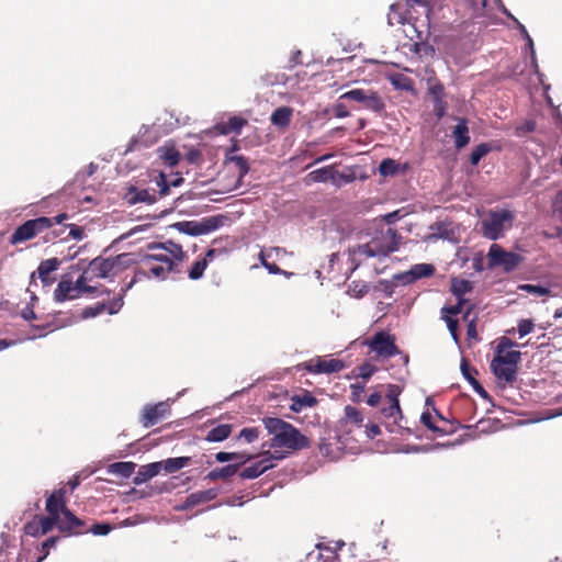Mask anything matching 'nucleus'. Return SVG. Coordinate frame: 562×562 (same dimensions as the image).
<instances>
[{"label":"nucleus","mask_w":562,"mask_h":562,"mask_svg":"<svg viewBox=\"0 0 562 562\" xmlns=\"http://www.w3.org/2000/svg\"><path fill=\"white\" fill-rule=\"evenodd\" d=\"M136 263L138 267L132 280L122 288L123 293H126L135 283L144 279L166 280L176 267L171 258L156 250H147V252L140 254Z\"/></svg>","instance_id":"f257e3e1"},{"label":"nucleus","mask_w":562,"mask_h":562,"mask_svg":"<svg viewBox=\"0 0 562 562\" xmlns=\"http://www.w3.org/2000/svg\"><path fill=\"white\" fill-rule=\"evenodd\" d=\"M263 425L272 435L269 448H285L289 450H302L310 447V439L302 435L297 428L278 417H267Z\"/></svg>","instance_id":"f03ea898"},{"label":"nucleus","mask_w":562,"mask_h":562,"mask_svg":"<svg viewBox=\"0 0 562 562\" xmlns=\"http://www.w3.org/2000/svg\"><path fill=\"white\" fill-rule=\"evenodd\" d=\"M69 215L67 213H59L53 217L41 216L33 220H29L22 225H20L11 235L10 243L12 245H16L20 243L27 241L41 233L49 229L56 224H61L64 221L68 220Z\"/></svg>","instance_id":"7ed1b4c3"},{"label":"nucleus","mask_w":562,"mask_h":562,"mask_svg":"<svg viewBox=\"0 0 562 562\" xmlns=\"http://www.w3.org/2000/svg\"><path fill=\"white\" fill-rule=\"evenodd\" d=\"M400 241L401 236L397 231L387 227L376 233L369 243L360 246L358 252L368 258L387 256L398 250Z\"/></svg>","instance_id":"20e7f679"},{"label":"nucleus","mask_w":562,"mask_h":562,"mask_svg":"<svg viewBox=\"0 0 562 562\" xmlns=\"http://www.w3.org/2000/svg\"><path fill=\"white\" fill-rule=\"evenodd\" d=\"M136 263L133 255L123 252L114 257H97L90 261V272L97 273L98 278H113Z\"/></svg>","instance_id":"39448f33"},{"label":"nucleus","mask_w":562,"mask_h":562,"mask_svg":"<svg viewBox=\"0 0 562 562\" xmlns=\"http://www.w3.org/2000/svg\"><path fill=\"white\" fill-rule=\"evenodd\" d=\"M514 215L508 210L490 211L481 222V231L484 237L497 240L504 232L512 227Z\"/></svg>","instance_id":"423d86ee"},{"label":"nucleus","mask_w":562,"mask_h":562,"mask_svg":"<svg viewBox=\"0 0 562 562\" xmlns=\"http://www.w3.org/2000/svg\"><path fill=\"white\" fill-rule=\"evenodd\" d=\"M487 257L491 267H502L506 272L515 270L524 260L519 254L506 251L498 244L491 245Z\"/></svg>","instance_id":"0eeeda50"},{"label":"nucleus","mask_w":562,"mask_h":562,"mask_svg":"<svg viewBox=\"0 0 562 562\" xmlns=\"http://www.w3.org/2000/svg\"><path fill=\"white\" fill-rule=\"evenodd\" d=\"M363 345H367L371 351L384 358H391L400 353L394 336L384 330L375 333L372 338L364 340Z\"/></svg>","instance_id":"6e6552de"},{"label":"nucleus","mask_w":562,"mask_h":562,"mask_svg":"<svg viewBox=\"0 0 562 562\" xmlns=\"http://www.w3.org/2000/svg\"><path fill=\"white\" fill-rule=\"evenodd\" d=\"M339 99L352 100L359 102L367 110L380 113L384 110V102L375 91H366L363 89H352L340 95Z\"/></svg>","instance_id":"1a4fd4ad"},{"label":"nucleus","mask_w":562,"mask_h":562,"mask_svg":"<svg viewBox=\"0 0 562 562\" xmlns=\"http://www.w3.org/2000/svg\"><path fill=\"white\" fill-rule=\"evenodd\" d=\"M284 456L278 452L265 451L260 454V459L249 467L244 468L239 472L243 480H251L260 476L266 471L276 467L274 461L283 459Z\"/></svg>","instance_id":"9d476101"},{"label":"nucleus","mask_w":562,"mask_h":562,"mask_svg":"<svg viewBox=\"0 0 562 562\" xmlns=\"http://www.w3.org/2000/svg\"><path fill=\"white\" fill-rule=\"evenodd\" d=\"M345 362L339 359H324L316 357L303 363V368L313 374H330L345 369Z\"/></svg>","instance_id":"9b49d317"},{"label":"nucleus","mask_w":562,"mask_h":562,"mask_svg":"<svg viewBox=\"0 0 562 562\" xmlns=\"http://www.w3.org/2000/svg\"><path fill=\"white\" fill-rule=\"evenodd\" d=\"M57 528L65 536L87 533L86 522L78 518L70 509L64 512V515L59 516Z\"/></svg>","instance_id":"f8f14e48"},{"label":"nucleus","mask_w":562,"mask_h":562,"mask_svg":"<svg viewBox=\"0 0 562 562\" xmlns=\"http://www.w3.org/2000/svg\"><path fill=\"white\" fill-rule=\"evenodd\" d=\"M169 415L170 405L167 402L146 405L140 415V423L145 428H149Z\"/></svg>","instance_id":"ddd939ff"},{"label":"nucleus","mask_w":562,"mask_h":562,"mask_svg":"<svg viewBox=\"0 0 562 562\" xmlns=\"http://www.w3.org/2000/svg\"><path fill=\"white\" fill-rule=\"evenodd\" d=\"M435 271V266L431 263H417L412 266L408 271L395 274L394 279L403 284H411L419 279L434 276Z\"/></svg>","instance_id":"4468645a"},{"label":"nucleus","mask_w":562,"mask_h":562,"mask_svg":"<svg viewBox=\"0 0 562 562\" xmlns=\"http://www.w3.org/2000/svg\"><path fill=\"white\" fill-rule=\"evenodd\" d=\"M363 414L358 408L347 405L344 409V417L338 422L339 430L344 434H350L355 428L363 426Z\"/></svg>","instance_id":"2eb2a0df"},{"label":"nucleus","mask_w":562,"mask_h":562,"mask_svg":"<svg viewBox=\"0 0 562 562\" xmlns=\"http://www.w3.org/2000/svg\"><path fill=\"white\" fill-rule=\"evenodd\" d=\"M147 250H156L161 255L168 256L171 258L173 263L181 262L186 258V252L182 249V246L175 243L173 240H167L164 243H150L147 245Z\"/></svg>","instance_id":"dca6fc26"},{"label":"nucleus","mask_w":562,"mask_h":562,"mask_svg":"<svg viewBox=\"0 0 562 562\" xmlns=\"http://www.w3.org/2000/svg\"><path fill=\"white\" fill-rule=\"evenodd\" d=\"M66 487H60L54 491L46 499L45 509L48 515L55 516L56 518H59V516L64 515V512L68 510L66 505Z\"/></svg>","instance_id":"f3484780"},{"label":"nucleus","mask_w":562,"mask_h":562,"mask_svg":"<svg viewBox=\"0 0 562 562\" xmlns=\"http://www.w3.org/2000/svg\"><path fill=\"white\" fill-rule=\"evenodd\" d=\"M516 346L514 341L510 339L503 337L501 342L497 346L496 355L494 359L503 360V364H509L515 368H518V363L521 358V353L518 350H507Z\"/></svg>","instance_id":"a211bd4d"},{"label":"nucleus","mask_w":562,"mask_h":562,"mask_svg":"<svg viewBox=\"0 0 562 562\" xmlns=\"http://www.w3.org/2000/svg\"><path fill=\"white\" fill-rule=\"evenodd\" d=\"M437 417L441 422V425H437L434 420L432 415L429 412H424L420 416L422 423L431 431L437 432L440 436L453 434L458 426L454 423L447 420L438 412Z\"/></svg>","instance_id":"6ab92c4d"},{"label":"nucleus","mask_w":562,"mask_h":562,"mask_svg":"<svg viewBox=\"0 0 562 562\" xmlns=\"http://www.w3.org/2000/svg\"><path fill=\"white\" fill-rule=\"evenodd\" d=\"M491 370L499 383L512 384L517 379L518 368L509 364H503V360L493 359Z\"/></svg>","instance_id":"aec40b11"},{"label":"nucleus","mask_w":562,"mask_h":562,"mask_svg":"<svg viewBox=\"0 0 562 562\" xmlns=\"http://www.w3.org/2000/svg\"><path fill=\"white\" fill-rule=\"evenodd\" d=\"M420 3L419 0H405V3H402L401 1L393 3L390 7L389 12V23L391 25L394 24H404L409 14L408 8H413L415 4Z\"/></svg>","instance_id":"412c9836"},{"label":"nucleus","mask_w":562,"mask_h":562,"mask_svg":"<svg viewBox=\"0 0 562 562\" xmlns=\"http://www.w3.org/2000/svg\"><path fill=\"white\" fill-rule=\"evenodd\" d=\"M93 279H99L95 271L90 272V263L88 265L87 269L83 270V272L80 274V277L77 279L76 282H74V285L81 292V294H98L101 295L103 293H108V290L99 291L97 286H92L89 284Z\"/></svg>","instance_id":"4be33fe9"},{"label":"nucleus","mask_w":562,"mask_h":562,"mask_svg":"<svg viewBox=\"0 0 562 562\" xmlns=\"http://www.w3.org/2000/svg\"><path fill=\"white\" fill-rule=\"evenodd\" d=\"M217 491L215 488H209L205 491H198L187 496L182 505L179 506L181 510L192 509L200 504H204L215 499Z\"/></svg>","instance_id":"5701e85b"},{"label":"nucleus","mask_w":562,"mask_h":562,"mask_svg":"<svg viewBox=\"0 0 562 562\" xmlns=\"http://www.w3.org/2000/svg\"><path fill=\"white\" fill-rule=\"evenodd\" d=\"M248 124V121L241 116H229L227 121L217 122L213 130L221 135H228L232 133L240 134L244 126Z\"/></svg>","instance_id":"b1692460"},{"label":"nucleus","mask_w":562,"mask_h":562,"mask_svg":"<svg viewBox=\"0 0 562 562\" xmlns=\"http://www.w3.org/2000/svg\"><path fill=\"white\" fill-rule=\"evenodd\" d=\"M124 201L130 205H134L137 203H146L150 205L157 201V198L155 194H151L147 189L138 190L136 187L131 186L124 194Z\"/></svg>","instance_id":"393cba45"},{"label":"nucleus","mask_w":562,"mask_h":562,"mask_svg":"<svg viewBox=\"0 0 562 562\" xmlns=\"http://www.w3.org/2000/svg\"><path fill=\"white\" fill-rule=\"evenodd\" d=\"M81 295V292H79V290L74 285L72 281L64 279L59 281L57 288L54 291V299L56 302L75 300L80 297Z\"/></svg>","instance_id":"a878e982"},{"label":"nucleus","mask_w":562,"mask_h":562,"mask_svg":"<svg viewBox=\"0 0 562 562\" xmlns=\"http://www.w3.org/2000/svg\"><path fill=\"white\" fill-rule=\"evenodd\" d=\"M60 263L58 258H49L41 261L37 268V274L44 285H49L55 281V278H52L50 273L56 271Z\"/></svg>","instance_id":"bb28decb"},{"label":"nucleus","mask_w":562,"mask_h":562,"mask_svg":"<svg viewBox=\"0 0 562 562\" xmlns=\"http://www.w3.org/2000/svg\"><path fill=\"white\" fill-rule=\"evenodd\" d=\"M452 137L458 149L465 147L470 143L468 121L465 119H459L458 124L452 131Z\"/></svg>","instance_id":"cd10ccee"},{"label":"nucleus","mask_w":562,"mask_h":562,"mask_svg":"<svg viewBox=\"0 0 562 562\" xmlns=\"http://www.w3.org/2000/svg\"><path fill=\"white\" fill-rule=\"evenodd\" d=\"M216 254V249H209L203 258L198 259L193 262L192 267L189 270V278L191 280H198L202 278L209 261H211Z\"/></svg>","instance_id":"c85d7f7f"},{"label":"nucleus","mask_w":562,"mask_h":562,"mask_svg":"<svg viewBox=\"0 0 562 562\" xmlns=\"http://www.w3.org/2000/svg\"><path fill=\"white\" fill-rule=\"evenodd\" d=\"M317 404V398L310 392H305L302 395H295L291 398L290 409L300 413L304 408L314 407Z\"/></svg>","instance_id":"c756f323"},{"label":"nucleus","mask_w":562,"mask_h":562,"mask_svg":"<svg viewBox=\"0 0 562 562\" xmlns=\"http://www.w3.org/2000/svg\"><path fill=\"white\" fill-rule=\"evenodd\" d=\"M162 469V463L153 462L146 465L140 467L137 472V476L134 479L135 484H142L154 476L158 475Z\"/></svg>","instance_id":"7c9ffc66"},{"label":"nucleus","mask_w":562,"mask_h":562,"mask_svg":"<svg viewBox=\"0 0 562 562\" xmlns=\"http://www.w3.org/2000/svg\"><path fill=\"white\" fill-rule=\"evenodd\" d=\"M159 158L169 167H175L180 161V153L173 145H164L157 149Z\"/></svg>","instance_id":"2f4dec72"},{"label":"nucleus","mask_w":562,"mask_h":562,"mask_svg":"<svg viewBox=\"0 0 562 562\" xmlns=\"http://www.w3.org/2000/svg\"><path fill=\"white\" fill-rule=\"evenodd\" d=\"M293 110L289 106H280L276 109L271 114V123L274 126L284 128L291 123Z\"/></svg>","instance_id":"473e14b6"},{"label":"nucleus","mask_w":562,"mask_h":562,"mask_svg":"<svg viewBox=\"0 0 562 562\" xmlns=\"http://www.w3.org/2000/svg\"><path fill=\"white\" fill-rule=\"evenodd\" d=\"M239 469V464H227L225 467H222V468H216V469H213L212 471H210L205 479L210 480V481H216V480H226L231 476H233L234 474L237 473Z\"/></svg>","instance_id":"72a5a7b5"},{"label":"nucleus","mask_w":562,"mask_h":562,"mask_svg":"<svg viewBox=\"0 0 562 562\" xmlns=\"http://www.w3.org/2000/svg\"><path fill=\"white\" fill-rule=\"evenodd\" d=\"M136 464L131 461L115 462L109 465V473L119 475L123 479L130 477L135 471Z\"/></svg>","instance_id":"f704fd0d"},{"label":"nucleus","mask_w":562,"mask_h":562,"mask_svg":"<svg viewBox=\"0 0 562 562\" xmlns=\"http://www.w3.org/2000/svg\"><path fill=\"white\" fill-rule=\"evenodd\" d=\"M232 425L221 424L214 428H212L205 439L210 442H220L227 439L232 432Z\"/></svg>","instance_id":"c9c22d12"},{"label":"nucleus","mask_w":562,"mask_h":562,"mask_svg":"<svg viewBox=\"0 0 562 562\" xmlns=\"http://www.w3.org/2000/svg\"><path fill=\"white\" fill-rule=\"evenodd\" d=\"M191 461L190 457H178V458H169L165 461H160L162 463V469L167 473H175L180 469L187 467Z\"/></svg>","instance_id":"e433bc0d"},{"label":"nucleus","mask_w":562,"mask_h":562,"mask_svg":"<svg viewBox=\"0 0 562 562\" xmlns=\"http://www.w3.org/2000/svg\"><path fill=\"white\" fill-rule=\"evenodd\" d=\"M473 290L471 281L465 279L453 278L451 280L450 291L454 296H464L467 293Z\"/></svg>","instance_id":"4c0bfd02"},{"label":"nucleus","mask_w":562,"mask_h":562,"mask_svg":"<svg viewBox=\"0 0 562 562\" xmlns=\"http://www.w3.org/2000/svg\"><path fill=\"white\" fill-rule=\"evenodd\" d=\"M390 81L394 88L400 90L412 91L414 89V81L403 74L391 75Z\"/></svg>","instance_id":"58836bf2"},{"label":"nucleus","mask_w":562,"mask_h":562,"mask_svg":"<svg viewBox=\"0 0 562 562\" xmlns=\"http://www.w3.org/2000/svg\"><path fill=\"white\" fill-rule=\"evenodd\" d=\"M307 177L313 182H326L334 177V168L326 166L310 172Z\"/></svg>","instance_id":"ea45409f"},{"label":"nucleus","mask_w":562,"mask_h":562,"mask_svg":"<svg viewBox=\"0 0 562 562\" xmlns=\"http://www.w3.org/2000/svg\"><path fill=\"white\" fill-rule=\"evenodd\" d=\"M252 457L250 454H241L238 452H217L215 459L218 462H227L231 460H239V465L248 462Z\"/></svg>","instance_id":"a19ab883"},{"label":"nucleus","mask_w":562,"mask_h":562,"mask_svg":"<svg viewBox=\"0 0 562 562\" xmlns=\"http://www.w3.org/2000/svg\"><path fill=\"white\" fill-rule=\"evenodd\" d=\"M400 171V165L391 158L383 159L379 166V172L383 177H393Z\"/></svg>","instance_id":"79ce46f5"},{"label":"nucleus","mask_w":562,"mask_h":562,"mask_svg":"<svg viewBox=\"0 0 562 562\" xmlns=\"http://www.w3.org/2000/svg\"><path fill=\"white\" fill-rule=\"evenodd\" d=\"M381 413L385 418L392 419L393 423L396 424L398 418H402V411L398 400H394L393 403L389 402V406L383 407Z\"/></svg>","instance_id":"37998d69"},{"label":"nucleus","mask_w":562,"mask_h":562,"mask_svg":"<svg viewBox=\"0 0 562 562\" xmlns=\"http://www.w3.org/2000/svg\"><path fill=\"white\" fill-rule=\"evenodd\" d=\"M226 160L235 165L238 170L239 178H243L248 173L249 165L246 157L241 155L227 156Z\"/></svg>","instance_id":"c03bdc74"},{"label":"nucleus","mask_w":562,"mask_h":562,"mask_svg":"<svg viewBox=\"0 0 562 562\" xmlns=\"http://www.w3.org/2000/svg\"><path fill=\"white\" fill-rule=\"evenodd\" d=\"M35 517L40 524V529L43 532V535H46L49 531H52L53 528L55 526H57V522L59 520V518H56L55 516H52V515H47V516L35 515Z\"/></svg>","instance_id":"a18cd8bd"},{"label":"nucleus","mask_w":562,"mask_h":562,"mask_svg":"<svg viewBox=\"0 0 562 562\" xmlns=\"http://www.w3.org/2000/svg\"><path fill=\"white\" fill-rule=\"evenodd\" d=\"M492 147L487 143H482L472 150L470 156V162L473 166H476L483 157H485L490 151Z\"/></svg>","instance_id":"49530a36"},{"label":"nucleus","mask_w":562,"mask_h":562,"mask_svg":"<svg viewBox=\"0 0 562 562\" xmlns=\"http://www.w3.org/2000/svg\"><path fill=\"white\" fill-rule=\"evenodd\" d=\"M370 290V286L368 283L363 281H352L349 285L348 293L357 299L362 297L366 295Z\"/></svg>","instance_id":"de8ad7c7"},{"label":"nucleus","mask_w":562,"mask_h":562,"mask_svg":"<svg viewBox=\"0 0 562 562\" xmlns=\"http://www.w3.org/2000/svg\"><path fill=\"white\" fill-rule=\"evenodd\" d=\"M518 289L520 291H524V292H527V293H530V294H535V295H538V296H544V295H549L550 294V289L549 288L542 286V285H539V284L525 283V284H520L518 286Z\"/></svg>","instance_id":"09e8293b"},{"label":"nucleus","mask_w":562,"mask_h":562,"mask_svg":"<svg viewBox=\"0 0 562 562\" xmlns=\"http://www.w3.org/2000/svg\"><path fill=\"white\" fill-rule=\"evenodd\" d=\"M467 2L472 10L471 16L480 18L484 15L488 0H467Z\"/></svg>","instance_id":"8fccbe9b"},{"label":"nucleus","mask_w":562,"mask_h":562,"mask_svg":"<svg viewBox=\"0 0 562 562\" xmlns=\"http://www.w3.org/2000/svg\"><path fill=\"white\" fill-rule=\"evenodd\" d=\"M181 229L192 236L203 235L201 223L196 221H189L179 223Z\"/></svg>","instance_id":"3c124183"},{"label":"nucleus","mask_w":562,"mask_h":562,"mask_svg":"<svg viewBox=\"0 0 562 562\" xmlns=\"http://www.w3.org/2000/svg\"><path fill=\"white\" fill-rule=\"evenodd\" d=\"M59 537L58 536H52L47 538L41 547L42 554L37 558L36 562H43L47 555L49 554V549L55 547L58 542Z\"/></svg>","instance_id":"603ef678"},{"label":"nucleus","mask_w":562,"mask_h":562,"mask_svg":"<svg viewBox=\"0 0 562 562\" xmlns=\"http://www.w3.org/2000/svg\"><path fill=\"white\" fill-rule=\"evenodd\" d=\"M414 53L418 54L420 57H432L435 55V48L432 45L426 42H418L414 44Z\"/></svg>","instance_id":"864d4df0"},{"label":"nucleus","mask_w":562,"mask_h":562,"mask_svg":"<svg viewBox=\"0 0 562 562\" xmlns=\"http://www.w3.org/2000/svg\"><path fill=\"white\" fill-rule=\"evenodd\" d=\"M441 318L446 322L453 340L459 342V321L448 315H442Z\"/></svg>","instance_id":"5fc2aeb1"},{"label":"nucleus","mask_w":562,"mask_h":562,"mask_svg":"<svg viewBox=\"0 0 562 562\" xmlns=\"http://www.w3.org/2000/svg\"><path fill=\"white\" fill-rule=\"evenodd\" d=\"M460 368L464 379L472 385L473 380H476L477 370L471 367L465 358L462 359Z\"/></svg>","instance_id":"6e6d98bb"},{"label":"nucleus","mask_w":562,"mask_h":562,"mask_svg":"<svg viewBox=\"0 0 562 562\" xmlns=\"http://www.w3.org/2000/svg\"><path fill=\"white\" fill-rule=\"evenodd\" d=\"M536 130V122L533 120H527L522 124L515 127V135L524 137Z\"/></svg>","instance_id":"4d7b16f0"},{"label":"nucleus","mask_w":562,"mask_h":562,"mask_svg":"<svg viewBox=\"0 0 562 562\" xmlns=\"http://www.w3.org/2000/svg\"><path fill=\"white\" fill-rule=\"evenodd\" d=\"M23 530H24L25 535L31 536V537L36 538V537L44 536L40 529V524L35 516L32 520H30L29 522H26L24 525Z\"/></svg>","instance_id":"13d9d810"},{"label":"nucleus","mask_w":562,"mask_h":562,"mask_svg":"<svg viewBox=\"0 0 562 562\" xmlns=\"http://www.w3.org/2000/svg\"><path fill=\"white\" fill-rule=\"evenodd\" d=\"M105 311V303L98 302L93 306L86 307L82 310L81 316L82 318L95 317L102 314Z\"/></svg>","instance_id":"bf43d9fd"},{"label":"nucleus","mask_w":562,"mask_h":562,"mask_svg":"<svg viewBox=\"0 0 562 562\" xmlns=\"http://www.w3.org/2000/svg\"><path fill=\"white\" fill-rule=\"evenodd\" d=\"M259 428L257 427H246L240 430L238 438L244 439L246 442L250 443L259 437Z\"/></svg>","instance_id":"052dcab7"},{"label":"nucleus","mask_w":562,"mask_h":562,"mask_svg":"<svg viewBox=\"0 0 562 562\" xmlns=\"http://www.w3.org/2000/svg\"><path fill=\"white\" fill-rule=\"evenodd\" d=\"M113 529L112 525L108 522H97L91 528H87V532H92L97 536H105Z\"/></svg>","instance_id":"680f3d73"},{"label":"nucleus","mask_w":562,"mask_h":562,"mask_svg":"<svg viewBox=\"0 0 562 562\" xmlns=\"http://www.w3.org/2000/svg\"><path fill=\"white\" fill-rule=\"evenodd\" d=\"M358 376L364 380H369L376 371V367L371 364L370 362H364L358 367Z\"/></svg>","instance_id":"e2e57ef3"},{"label":"nucleus","mask_w":562,"mask_h":562,"mask_svg":"<svg viewBox=\"0 0 562 562\" xmlns=\"http://www.w3.org/2000/svg\"><path fill=\"white\" fill-rule=\"evenodd\" d=\"M429 94L432 97L434 101L443 99L445 88L440 82L431 83L428 88Z\"/></svg>","instance_id":"0e129e2a"},{"label":"nucleus","mask_w":562,"mask_h":562,"mask_svg":"<svg viewBox=\"0 0 562 562\" xmlns=\"http://www.w3.org/2000/svg\"><path fill=\"white\" fill-rule=\"evenodd\" d=\"M124 294L125 293L122 292V295L112 300L109 304H105V310L108 311L109 314H116L122 308Z\"/></svg>","instance_id":"69168bd1"},{"label":"nucleus","mask_w":562,"mask_h":562,"mask_svg":"<svg viewBox=\"0 0 562 562\" xmlns=\"http://www.w3.org/2000/svg\"><path fill=\"white\" fill-rule=\"evenodd\" d=\"M535 324L531 319H520L518 323V333L520 337L530 334L533 330Z\"/></svg>","instance_id":"338daca9"},{"label":"nucleus","mask_w":562,"mask_h":562,"mask_svg":"<svg viewBox=\"0 0 562 562\" xmlns=\"http://www.w3.org/2000/svg\"><path fill=\"white\" fill-rule=\"evenodd\" d=\"M157 187L159 188V195L166 196L170 191V183L167 182L165 173L160 172L157 179Z\"/></svg>","instance_id":"774afa93"}]
</instances>
